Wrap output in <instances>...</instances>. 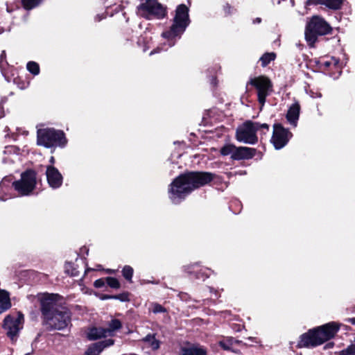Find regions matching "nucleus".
<instances>
[{"label":"nucleus","mask_w":355,"mask_h":355,"mask_svg":"<svg viewBox=\"0 0 355 355\" xmlns=\"http://www.w3.org/2000/svg\"><path fill=\"white\" fill-rule=\"evenodd\" d=\"M215 177V174L209 172H189L182 174L170 184L169 198L173 203L178 204L192 191L208 184Z\"/></svg>","instance_id":"obj_1"},{"label":"nucleus","mask_w":355,"mask_h":355,"mask_svg":"<svg viewBox=\"0 0 355 355\" xmlns=\"http://www.w3.org/2000/svg\"><path fill=\"white\" fill-rule=\"evenodd\" d=\"M189 11V8L184 4H180L177 7L170 29L162 34L164 41L161 42L160 46L153 50L150 55L159 53L161 51H166L175 45L190 24Z\"/></svg>","instance_id":"obj_2"},{"label":"nucleus","mask_w":355,"mask_h":355,"mask_svg":"<svg viewBox=\"0 0 355 355\" xmlns=\"http://www.w3.org/2000/svg\"><path fill=\"white\" fill-rule=\"evenodd\" d=\"M339 329L336 322H329L316 329L309 330L300 336L298 347H315L332 338Z\"/></svg>","instance_id":"obj_3"},{"label":"nucleus","mask_w":355,"mask_h":355,"mask_svg":"<svg viewBox=\"0 0 355 355\" xmlns=\"http://www.w3.org/2000/svg\"><path fill=\"white\" fill-rule=\"evenodd\" d=\"M269 131L267 123H260L252 121H246L238 127L236 132V139L242 143L255 144L258 142L257 132L266 135Z\"/></svg>","instance_id":"obj_4"},{"label":"nucleus","mask_w":355,"mask_h":355,"mask_svg":"<svg viewBox=\"0 0 355 355\" xmlns=\"http://www.w3.org/2000/svg\"><path fill=\"white\" fill-rule=\"evenodd\" d=\"M331 31V26L319 16H313L307 21L305 28V40L308 45L313 46L318 40V35H324L329 33Z\"/></svg>","instance_id":"obj_5"},{"label":"nucleus","mask_w":355,"mask_h":355,"mask_svg":"<svg viewBox=\"0 0 355 355\" xmlns=\"http://www.w3.org/2000/svg\"><path fill=\"white\" fill-rule=\"evenodd\" d=\"M37 144L46 148L64 147L67 139L62 131L53 128L39 129L37 132Z\"/></svg>","instance_id":"obj_6"},{"label":"nucleus","mask_w":355,"mask_h":355,"mask_svg":"<svg viewBox=\"0 0 355 355\" xmlns=\"http://www.w3.org/2000/svg\"><path fill=\"white\" fill-rule=\"evenodd\" d=\"M137 7V15L150 19L152 17L162 19L166 16V8L157 0H140Z\"/></svg>","instance_id":"obj_7"},{"label":"nucleus","mask_w":355,"mask_h":355,"mask_svg":"<svg viewBox=\"0 0 355 355\" xmlns=\"http://www.w3.org/2000/svg\"><path fill=\"white\" fill-rule=\"evenodd\" d=\"M36 183V173L27 170L21 173L20 180L12 182V187L20 196H28L34 191Z\"/></svg>","instance_id":"obj_8"},{"label":"nucleus","mask_w":355,"mask_h":355,"mask_svg":"<svg viewBox=\"0 0 355 355\" xmlns=\"http://www.w3.org/2000/svg\"><path fill=\"white\" fill-rule=\"evenodd\" d=\"M37 297L40 303V309L43 318L58 311V309L64 308V306H61V298L58 294L42 293L39 294Z\"/></svg>","instance_id":"obj_9"},{"label":"nucleus","mask_w":355,"mask_h":355,"mask_svg":"<svg viewBox=\"0 0 355 355\" xmlns=\"http://www.w3.org/2000/svg\"><path fill=\"white\" fill-rule=\"evenodd\" d=\"M44 323L49 328L62 330L66 328L71 322V313L65 307L58 309V311L45 317Z\"/></svg>","instance_id":"obj_10"},{"label":"nucleus","mask_w":355,"mask_h":355,"mask_svg":"<svg viewBox=\"0 0 355 355\" xmlns=\"http://www.w3.org/2000/svg\"><path fill=\"white\" fill-rule=\"evenodd\" d=\"M249 83L257 90L258 101L261 105L266 102V97L272 90V83L268 78L264 76L252 78Z\"/></svg>","instance_id":"obj_11"},{"label":"nucleus","mask_w":355,"mask_h":355,"mask_svg":"<svg viewBox=\"0 0 355 355\" xmlns=\"http://www.w3.org/2000/svg\"><path fill=\"white\" fill-rule=\"evenodd\" d=\"M24 316L21 313L15 315H8L4 319L3 328L11 340L16 339L19 330L22 328Z\"/></svg>","instance_id":"obj_12"},{"label":"nucleus","mask_w":355,"mask_h":355,"mask_svg":"<svg viewBox=\"0 0 355 355\" xmlns=\"http://www.w3.org/2000/svg\"><path fill=\"white\" fill-rule=\"evenodd\" d=\"M292 136V133L281 124H275L271 142L275 149L279 150L288 144Z\"/></svg>","instance_id":"obj_13"},{"label":"nucleus","mask_w":355,"mask_h":355,"mask_svg":"<svg viewBox=\"0 0 355 355\" xmlns=\"http://www.w3.org/2000/svg\"><path fill=\"white\" fill-rule=\"evenodd\" d=\"M21 153L18 147L8 146L3 152L2 162L5 164H15L20 162Z\"/></svg>","instance_id":"obj_14"},{"label":"nucleus","mask_w":355,"mask_h":355,"mask_svg":"<svg viewBox=\"0 0 355 355\" xmlns=\"http://www.w3.org/2000/svg\"><path fill=\"white\" fill-rule=\"evenodd\" d=\"M46 175L49 185L53 189L59 188L62 184V175L59 171L53 166H48Z\"/></svg>","instance_id":"obj_15"},{"label":"nucleus","mask_w":355,"mask_h":355,"mask_svg":"<svg viewBox=\"0 0 355 355\" xmlns=\"http://www.w3.org/2000/svg\"><path fill=\"white\" fill-rule=\"evenodd\" d=\"M300 110V105L296 101L289 106L286 114V119L288 123L295 128L297 125Z\"/></svg>","instance_id":"obj_16"},{"label":"nucleus","mask_w":355,"mask_h":355,"mask_svg":"<svg viewBox=\"0 0 355 355\" xmlns=\"http://www.w3.org/2000/svg\"><path fill=\"white\" fill-rule=\"evenodd\" d=\"M255 149L249 147H236L235 146L232 159L240 160L244 159H250L255 155Z\"/></svg>","instance_id":"obj_17"},{"label":"nucleus","mask_w":355,"mask_h":355,"mask_svg":"<svg viewBox=\"0 0 355 355\" xmlns=\"http://www.w3.org/2000/svg\"><path fill=\"white\" fill-rule=\"evenodd\" d=\"M114 340L110 338L98 343L93 344L88 348L85 354L86 355H99V354L105 347L112 346L114 344Z\"/></svg>","instance_id":"obj_18"},{"label":"nucleus","mask_w":355,"mask_h":355,"mask_svg":"<svg viewBox=\"0 0 355 355\" xmlns=\"http://www.w3.org/2000/svg\"><path fill=\"white\" fill-rule=\"evenodd\" d=\"M12 178L6 176L0 182V200L5 201L12 197L9 193L10 185H12Z\"/></svg>","instance_id":"obj_19"},{"label":"nucleus","mask_w":355,"mask_h":355,"mask_svg":"<svg viewBox=\"0 0 355 355\" xmlns=\"http://www.w3.org/2000/svg\"><path fill=\"white\" fill-rule=\"evenodd\" d=\"M11 306L9 293L5 290H0V314Z\"/></svg>","instance_id":"obj_20"},{"label":"nucleus","mask_w":355,"mask_h":355,"mask_svg":"<svg viewBox=\"0 0 355 355\" xmlns=\"http://www.w3.org/2000/svg\"><path fill=\"white\" fill-rule=\"evenodd\" d=\"M87 336L89 340H94L103 337H107V335L105 328L93 327L88 331Z\"/></svg>","instance_id":"obj_21"},{"label":"nucleus","mask_w":355,"mask_h":355,"mask_svg":"<svg viewBox=\"0 0 355 355\" xmlns=\"http://www.w3.org/2000/svg\"><path fill=\"white\" fill-rule=\"evenodd\" d=\"M181 355H207V351L202 347H184L182 349Z\"/></svg>","instance_id":"obj_22"},{"label":"nucleus","mask_w":355,"mask_h":355,"mask_svg":"<svg viewBox=\"0 0 355 355\" xmlns=\"http://www.w3.org/2000/svg\"><path fill=\"white\" fill-rule=\"evenodd\" d=\"M122 327L121 321L118 319H112L108 323V327L105 328L107 336H113L116 331Z\"/></svg>","instance_id":"obj_23"},{"label":"nucleus","mask_w":355,"mask_h":355,"mask_svg":"<svg viewBox=\"0 0 355 355\" xmlns=\"http://www.w3.org/2000/svg\"><path fill=\"white\" fill-rule=\"evenodd\" d=\"M4 131L7 132V134L6 135V137H10L14 140L17 139L16 135L17 134H21L25 135L28 134L27 131L21 130L20 128L13 126H6Z\"/></svg>","instance_id":"obj_24"},{"label":"nucleus","mask_w":355,"mask_h":355,"mask_svg":"<svg viewBox=\"0 0 355 355\" xmlns=\"http://www.w3.org/2000/svg\"><path fill=\"white\" fill-rule=\"evenodd\" d=\"M343 1L344 0H322L323 5L334 10L339 9Z\"/></svg>","instance_id":"obj_25"},{"label":"nucleus","mask_w":355,"mask_h":355,"mask_svg":"<svg viewBox=\"0 0 355 355\" xmlns=\"http://www.w3.org/2000/svg\"><path fill=\"white\" fill-rule=\"evenodd\" d=\"M143 341L148 343L153 349H157L159 347V341L155 338L154 335L148 334L144 339Z\"/></svg>","instance_id":"obj_26"},{"label":"nucleus","mask_w":355,"mask_h":355,"mask_svg":"<svg viewBox=\"0 0 355 355\" xmlns=\"http://www.w3.org/2000/svg\"><path fill=\"white\" fill-rule=\"evenodd\" d=\"M276 55L274 53H266L261 58L260 61L261 62L262 67H266L268 64L272 60H274Z\"/></svg>","instance_id":"obj_27"},{"label":"nucleus","mask_w":355,"mask_h":355,"mask_svg":"<svg viewBox=\"0 0 355 355\" xmlns=\"http://www.w3.org/2000/svg\"><path fill=\"white\" fill-rule=\"evenodd\" d=\"M43 0H21L23 6L26 10H31L39 6Z\"/></svg>","instance_id":"obj_28"},{"label":"nucleus","mask_w":355,"mask_h":355,"mask_svg":"<svg viewBox=\"0 0 355 355\" xmlns=\"http://www.w3.org/2000/svg\"><path fill=\"white\" fill-rule=\"evenodd\" d=\"M28 71L33 75L36 76L40 73L39 64L33 61L28 62L26 65Z\"/></svg>","instance_id":"obj_29"},{"label":"nucleus","mask_w":355,"mask_h":355,"mask_svg":"<svg viewBox=\"0 0 355 355\" xmlns=\"http://www.w3.org/2000/svg\"><path fill=\"white\" fill-rule=\"evenodd\" d=\"M339 355H355V337L347 348L339 352Z\"/></svg>","instance_id":"obj_30"},{"label":"nucleus","mask_w":355,"mask_h":355,"mask_svg":"<svg viewBox=\"0 0 355 355\" xmlns=\"http://www.w3.org/2000/svg\"><path fill=\"white\" fill-rule=\"evenodd\" d=\"M234 148H235L234 145H232V144L225 145L220 149V153L224 156L231 155V158L232 159Z\"/></svg>","instance_id":"obj_31"},{"label":"nucleus","mask_w":355,"mask_h":355,"mask_svg":"<svg viewBox=\"0 0 355 355\" xmlns=\"http://www.w3.org/2000/svg\"><path fill=\"white\" fill-rule=\"evenodd\" d=\"M123 276L128 281H131L133 275V268L130 266H125L122 270Z\"/></svg>","instance_id":"obj_32"},{"label":"nucleus","mask_w":355,"mask_h":355,"mask_svg":"<svg viewBox=\"0 0 355 355\" xmlns=\"http://www.w3.org/2000/svg\"><path fill=\"white\" fill-rule=\"evenodd\" d=\"M338 60L334 57H331L329 60H322L321 62V64L326 68L330 67L331 66L336 67L338 64Z\"/></svg>","instance_id":"obj_33"},{"label":"nucleus","mask_w":355,"mask_h":355,"mask_svg":"<svg viewBox=\"0 0 355 355\" xmlns=\"http://www.w3.org/2000/svg\"><path fill=\"white\" fill-rule=\"evenodd\" d=\"M106 282L109 286L112 288H119L120 287V284L119 281L114 277H107Z\"/></svg>","instance_id":"obj_34"},{"label":"nucleus","mask_w":355,"mask_h":355,"mask_svg":"<svg viewBox=\"0 0 355 355\" xmlns=\"http://www.w3.org/2000/svg\"><path fill=\"white\" fill-rule=\"evenodd\" d=\"M6 58V51H2L1 55H0V69L1 70V71H3L4 70L6 66L8 64Z\"/></svg>","instance_id":"obj_35"},{"label":"nucleus","mask_w":355,"mask_h":355,"mask_svg":"<svg viewBox=\"0 0 355 355\" xmlns=\"http://www.w3.org/2000/svg\"><path fill=\"white\" fill-rule=\"evenodd\" d=\"M195 268H198V266L196 264L191 266L189 268H188V272L189 273H196V277L198 279L202 278V277L200 275V273L198 272V270H194Z\"/></svg>","instance_id":"obj_36"},{"label":"nucleus","mask_w":355,"mask_h":355,"mask_svg":"<svg viewBox=\"0 0 355 355\" xmlns=\"http://www.w3.org/2000/svg\"><path fill=\"white\" fill-rule=\"evenodd\" d=\"M164 311H165V309L160 304H155L153 305V313H162V312H164Z\"/></svg>","instance_id":"obj_37"},{"label":"nucleus","mask_w":355,"mask_h":355,"mask_svg":"<svg viewBox=\"0 0 355 355\" xmlns=\"http://www.w3.org/2000/svg\"><path fill=\"white\" fill-rule=\"evenodd\" d=\"M105 281L103 279H98L96 280L94 283V286L96 288H102L105 286Z\"/></svg>","instance_id":"obj_38"},{"label":"nucleus","mask_w":355,"mask_h":355,"mask_svg":"<svg viewBox=\"0 0 355 355\" xmlns=\"http://www.w3.org/2000/svg\"><path fill=\"white\" fill-rule=\"evenodd\" d=\"M323 5L322 0H307L306 5L311 6V5Z\"/></svg>","instance_id":"obj_39"},{"label":"nucleus","mask_w":355,"mask_h":355,"mask_svg":"<svg viewBox=\"0 0 355 355\" xmlns=\"http://www.w3.org/2000/svg\"><path fill=\"white\" fill-rule=\"evenodd\" d=\"M311 96L312 98H320L322 94L320 92H311Z\"/></svg>","instance_id":"obj_40"},{"label":"nucleus","mask_w":355,"mask_h":355,"mask_svg":"<svg viewBox=\"0 0 355 355\" xmlns=\"http://www.w3.org/2000/svg\"><path fill=\"white\" fill-rule=\"evenodd\" d=\"M220 345L224 349H228L229 346L225 344L224 341H220L219 343Z\"/></svg>","instance_id":"obj_41"},{"label":"nucleus","mask_w":355,"mask_h":355,"mask_svg":"<svg viewBox=\"0 0 355 355\" xmlns=\"http://www.w3.org/2000/svg\"><path fill=\"white\" fill-rule=\"evenodd\" d=\"M110 298H114V299H117L118 297L117 296H108V295H105L102 297L103 300H105V299H110Z\"/></svg>","instance_id":"obj_42"},{"label":"nucleus","mask_w":355,"mask_h":355,"mask_svg":"<svg viewBox=\"0 0 355 355\" xmlns=\"http://www.w3.org/2000/svg\"><path fill=\"white\" fill-rule=\"evenodd\" d=\"M4 116V111L1 106L0 105V118L3 117Z\"/></svg>","instance_id":"obj_43"},{"label":"nucleus","mask_w":355,"mask_h":355,"mask_svg":"<svg viewBox=\"0 0 355 355\" xmlns=\"http://www.w3.org/2000/svg\"><path fill=\"white\" fill-rule=\"evenodd\" d=\"M236 174L240 175H243L246 174V171H239L236 172Z\"/></svg>","instance_id":"obj_44"},{"label":"nucleus","mask_w":355,"mask_h":355,"mask_svg":"<svg viewBox=\"0 0 355 355\" xmlns=\"http://www.w3.org/2000/svg\"><path fill=\"white\" fill-rule=\"evenodd\" d=\"M347 320L352 324H355V318H349Z\"/></svg>","instance_id":"obj_45"},{"label":"nucleus","mask_w":355,"mask_h":355,"mask_svg":"<svg viewBox=\"0 0 355 355\" xmlns=\"http://www.w3.org/2000/svg\"><path fill=\"white\" fill-rule=\"evenodd\" d=\"M49 162H50L51 164H53L55 162L54 157H51Z\"/></svg>","instance_id":"obj_46"},{"label":"nucleus","mask_w":355,"mask_h":355,"mask_svg":"<svg viewBox=\"0 0 355 355\" xmlns=\"http://www.w3.org/2000/svg\"><path fill=\"white\" fill-rule=\"evenodd\" d=\"M105 17L103 15H102L101 17H99V19H98L97 20L98 21H101V19L104 18Z\"/></svg>","instance_id":"obj_47"},{"label":"nucleus","mask_w":355,"mask_h":355,"mask_svg":"<svg viewBox=\"0 0 355 355\" xmlns=\"http://www.w3.org/2000/svg\"><path fill=\"white\" fill-rule=\"evenodd\" d=\"M261 19L259 18L257 19V21L260 22Z\"/></svg>","instance_id":"obj_48"},{"label":"nucleus","mask_w":355,"mask_h":355,"mask_svg":"<svg viewBox=\"0 0 355 355\" xmlns=\"http://www.w3.org/2000/svg\"><path fill=\"white\" fill-rule=\"evenodd\" d=\"M148 48H149V46H148V47H147V48H144V51H146L147 50V49H148Z\"/></svg>","instance_id":"obj_49"},{"label":"nucleus","mask_w":355,"mask_h":355,"mask_svg":"<svg viewBox=\"0 0 355 355\" xmlns=\"http://www.w3.org/2000/svg\"><path fill=\"white\" fill-rule=\"evenodd\" d=\"M26 355H28V354H26Z\"/></svg>","instance_id":"obj_50"}]
</instances>
